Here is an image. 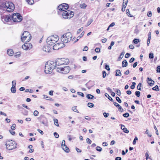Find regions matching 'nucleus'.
Listing matches in <instances>:
<instances>
[{"mask_svg":"<svg viewBox=\"0 0 160 160\" xmlns=\"http://www.w3.org/2000/svg\"><path fill=\"white\" fill-rule=\"evenodd\" d=\"M88 106L90 108H92L94 106V104L93 103L89 102L88 103Z\"/></svg>","mask_w":160,"mask_h":160,"instance_id":"38","label":"nucleus"},{"mask_svg":"<svg viewBox=\"0 0 160 160\" xmlns=\"http://www.w3.org/2000/svg\"><path fill=\"white\" fill-rule=\"evenodd\" d=\"M68 7V5L67 4L63 3L58 6V9L60 11L64 12L67 11Z\"/></svg>","mask_w":160,"mask_h":160,"instance_id":"11","label":"nucleus"},{"mask_svg":"<svg viewBox=\"0 0 160 160\" xmlns=\"http://www.w3.org/2000/svg\"><path fill=\"white\" fill-rule=\"evenodd\" d=\"M147 82L149 85H153L154 84V81L152 80L151 78H147Z\"/></svg>","mask_w":160,"mask_h":160,"instance_id":"16","label":"nucleus"},{"mask_svg":"<svg viewBox=\"0 0 160 160\" xmlns=\"http://www.w3.org/2000/svg\"><path fill=\"white\" fill-rule=\"evenodd\" d=\"M5 145L6 149L9 150H12L17 148V143L12 140L7 141L6 142Z\"/></svg>","mask_w":160,"mask_h":160,"instance_id":"4","label":"nucleus"},{"mask_svg":"<svg viewBox=\"0 0 160 160\" xmlns=\"http://www.w3.org/2000/svg\"><path fill=\"white\" fill-rule=\"evenodd\" d=\"M21 54V52H18L15 53L14 56L16 58L19 57Z\"/></svg>","mask_w":160,"mask_h":160,"instance_id":"25","label":"nucleus"},{"mask_svg":"<svg viewBox=\"0 0 160 160\" xmlns=\"http://www.w3.org/2000/svg\"><path fill=\"white\" fill-rule=\"evenodd\" d=\"M43 98L44 99H46L48 100H51V98H50L48 96L45 95H43Z\"/></svg>","mask_w":160,"mask_h":160,"instance_id":"28","label":"nucleus"},{"mask_svg":"<svg viewBox=\"0 0 160 160\" xmlns=\"http://www.w3.org/2000/svg\"><path fill=\"white\" fill-rule=\"evenodd\" d=\"M11 91L12 93H15L16 92V88L15 87H12L11 88Z\"/></svg>","mask_w":160,"mask_h":160,"instance_id":"27","label":"nucleus"},{"mask_svg":"<svg viewBox=\"0 0 160 160\" xmlns=\"http://www.w3.org/2000/svg\"><path fill=\"white\" fill-rule=\"evenodd\" d=\"M116 93L118 96H120V95H121V92H120V90H119L118 89H116Z\"/></svg>","mask_w":160,"mask_h":160,"instance_id":"42","label":"nucleus"},{"mask_svg":"<svg viewBox=\"0 0 160 160\" xmlns=\"http://www.w3.org/2000/svg\"><path fill=\"white\" fill-rule=\"evenodd\" d=\"M152 13L151 11H149L148 12L147 16L149 17H151L152 16Z\"/></svg>","mask_w":160,"mask_h":160,"instance_id":"49","label":"nucleus"},{"mask_svg":"<svg viewBox=\"0 0 160 160\" xmlns=\"http://www.w3.org/2000/svg\"><path fill=\"white\" fill-rule=\"evenodd\" d=\"M123 117L127 118L129 116V114L128 113H126L124 114H123Z\"/></svg>","mask_w":160,"mask_h":160,"instance_id":"52","label":"nucleus"},{"mask_svg":"<svg viewBox=\"0 0 160 160\" xmlns=\"http://www.w3.org/2000/svg\"><path fill=\"white\" fill-rule=\"evenodd\" d=\"M57 70L58 72L62 73V72H63V67H58L57 68Z\"/></svg>","mask_w":160,"mask_h":160,"instance_id":"20","label":"nucleus"},{"mask_svg":"<svg viewBox=\"0 0 160 160\" xmlns=\"http://www.w3.org/2000/svg\"><path fill=\"white\" fill-rule=\"evenodd\" d=\"M102 77L103 78H104L106 77V75H107V74H106V72L104 71H102Z\"/></svg>","mask_w":160,"mask_h":160,"instance_id":"43","label":"nucleus"},{"mask_svg":"<svg viewBox=\"0 0 160 160\" xmlns=\"http://www.w3.org/2000/svg\"><path fill=\"white\" fill-rule=\"evenodd\" d=\"M70 68L69 66H66L63 67V72L62 73H68L70 71Z\"/></svg>","mask_w":160,"mask_h":160,"instance_id":"15","label":"nucleus"},{"mask_svg":"<svg viewBox=\"0 0 160 160\" xmlns=\"http://www.w3.org/2000/svg\"><path fill=\"white\" fill-rule=\"evenodd\" d=\"M22 48L26 50H29L32 48V44L29 43H25L22 46Z\"/></svg>","mask_w":160,"mask_h":160,"instance_id":"13","label":"nucleus"},{"mask_svg":"<svg viewBox=\"0 0 160 160\" xmlns=\"http://www.w3.org/2000/svg\"><path fill=\"white\" fill-rule=\"evenodd\" d=\"M124 54V52H122L120 55L119 58L120 59V58H122V57L123 56Z\"/></svg>","mask_w":160,"mask_h":160,"instance_id":"51","label":"nucleus"},{"mask_svg":"<svg viewBox=\"0 0 160 160\" xmlns=\"http://www.w3.org/2000/svg\"><path fill=\"white\" fill-rule=\"evenodd\" d=\"M130 56V54L129 53H127L125 55V57L126 58H128Z\"/></svg>","mask_w":160,"mask_h":160,"instance_id":"62","label":"nucleus"},{"mask_svg":"<svg viewBox=\"0 0 160 160\" xmlns=\"http://www.w3.org/2000/svg\"><path fill=\"white\" fill-rule=\"evenodd\" d=\"M145 157H146V159L147 160H148V159H150L151 160H152L151 158H150V157H149V154H148V152H147L146 153H145Z\"/></svg>","mask_w":160,"mask_h":160,"instance_id":"35","label":"nucleus"},{"mask_svg":"<svg viewBox=\"0 0 160 160\" xmlns=\"http://www.w3.org/2000/svg\"><path fill=\"white\" fill-rule=\"evenodd\" d=\"M128 65V62L126 60L123 61L122 62V67H125Z\"/></svg>","mask_w":160,"mask_h":160,"instance_id":"23","label":"nucleus"},{"mask_svg":"<svg viewBox=\"0 0 160 160\" xmlns=\"http://www.w3.org/2000/svg\"><path fill=\"white\" fill-rule=\"evenodd\" d=\"M157 71L158 72H160V66H158L157 67Z\"/></svg>","mask_w":160,"mask_h":160,"instance_id":"64","label":"nucleus"},{"mask_svg":"<svg viewBox=\"0 0 160 160\" xmlns=\"http://www.w3.org/2000/svg\"><path fill=\"white\" fill-rule=\"evenodd\" d=\"M105 95L106 97H107L108 99L111 101H113V100L112 98L110 96L108 93H105Z\"/></svg>","mask_w":160,"mask_h":160,"instance_id":"26","label":"nucleus"},{"mask_svg":"<svg viewBox=\"0 0 160 160\" xmlns=\"http://www.w3.org/2000/svg\"><path fill=\"white\" fill-rule=\"evenodd\" d=\"M116 100L119 103L121 102V100L118 97H117L116 98Z\"/></svg>","mask_w":160,"mask_h":160,"instance_id":"56","label":"nucleus"},{"mask_svg":"<svg viewBox=\"0 0 160 160\" xmlns=\"http://www.w3.org/2000/svg\"><path fill=\"white\" fill-rule=\"evenodd\" d=\"M16 85V82L15 81H13L12 82V87H15Z\"/></svg>","mask_w":160,"mask_h":160,"instance_id":"50","label":"nucleus"},{"mask_svg":"<svg viewBox=\"0 0 160 160\" xmlns=\"http://www.w3.org/2000/svg\"><path fill=\"white\" fill-rule=\"evenodd\" d=\"M120 125L121 127V129L123 130V131L126 133H128L129 132V131L127 129V128H125V126L124 125L122 124H120Z\"/></svg>","mask_w":160,"mask_h":160,"instance_id":"18","label":"nucleus"},{"mask_svg":"<svg viewBox=\"0 0 160 160\" xmlns=\"http://www.w3.org/2000/svg\"><path fill=\"white\" fill-rule=\"evenodd\" d=\"M115 75L116 76H121L122 75L121 71L120 70L117 69L116 70Z\"/></svg>","mask_w":160,"mask_h":160,"instance_id":"22","label":"nucleus"},{"mask_svg":"<svg viewBox=\"0 0 160 160\" xmlns=\"http://www.w3.org/2000/svg\"><path fill=\"white\" fill-rule=\"evenodd\" d=\"M12 19L15 22H19L22 20V17L19 13H16L13 14Z\"/></svg>","mask_w":160,"mask_h":160,"instance_id":"8","label":"nucleus"},{"mask_svg":"<svg viewBox=\"0 0 160 160\" xmlns=\"http://www.w3.org/2000/svg\"><path fill=\"white\" fill-rule=\"evenodd\" d=\"M72 110L73 111H74L75 112H78V110L77 109V107L76 106H75V107H73L72 108Z\"/></svg>","mask_w":160,"mask_h":160,"instance_id":"36","label":"nucleus"},{"mask_svg":"<svg viewBox=\"0 0 160 160\" xmlns=\"http://www.w3.org/2000/svg\"><path fill=\"white\" fill-rule=\"evenodd\" d=\"M86 142H87L89 144H91L92 142L91 140L88 138L86 139Z\"/></svg>","mask_w":160,"mask_h":160,"instance_id":"44","label":"nucleus"},{"mask_svg":"<svg viewBox=\"0 0 160 160\" xmlns=\"http://www.w3.org/2000/svg\"><path fill=\"white\" fill-rule=\"evenodd\" d=\"M126 12L127 15L129 17H132V16L130 14L129 11L128 9H127L126 10Z\"/></svg>","mask_w":160,"mask_h":160,"instance_id":"33","label":"nucleus"},{"mask_svg":"<svg viewBox=\"0 0 160 160\" xmlns=\"http://www.w3.org/2000/svg\"><path fill=\"white\" fill-rule=\"evenodd\" d=\"M65 145V140H62V144H61V147L62 148H63Z\"/></svg>","mask_w":160,"mask_h":160,"instance_id":"47","label":"nucleus"},{"mask_svg":"<svg viewBox=\"0 0 160 160\" xmlns=\"http://www.w3.org/2000/svg\"><path fill=\"white\" fill-rule=\"evenodd\" d=\"M87 97L88 99H91L94 98V96L91 94H88L87 96Z\"/></svg>","mask_w":160,"mask_h":160,"instance_id":"34","label":"nucleus"},{"mask_svg":"<svg viewBox=\"0 0 160 160\" xmlns=\"http://www.w3.org/2000/svg\"><path fill=\"white\" fill-rule=\"evenodd\" d=\"M96 149L98 151H99L100 152H101V151L102 150V148H101L99 146H97L96 147Z\"/></svg>","mask_w":160,"mask_h":160,"instance_id":"45","label":"nucleus"},{"mask_svg":"<svg viewBox=\"0 0 160 160\" xmlns=\"http://www.w3.org/2000/svg\"><path fill=\"white\" fill-rule=\"evenodd\" d=\"M105 68L107 70L109 71L110 70V68H109V66L108 65H105Z\"/></svg>","mask_w":160,"mask_h":160,"instance_id":"57","label":"nucleus"},{"mask_svg":"<svg viewBox=\"0 0 160 160\" xmlns=\"http://www.w3.org/2000/svg\"><path fill=\"white\" fill-rule=\"evenodd\" d=\"M42 50L46 52H49L50 51L51 48L50 47L47 45H45L42 48Z\"/></svg>","mask_w":160,"mask_h":160,"instance_id":"14","label":"nucleus"},{"mask_svg":"<svg viewBox=\"0 0 160 160\" xmlns=\"http://www.w3.org/2000/svg\"><path fill=\"white\" fill-rule=\"evenodd\" d=\"M74 15V12L70 10L65 11L62 13V17L65 19H69L73 17Z\"/></svg>","mask_w":160,"mask_h":160,"instance_id":"7","label":"nucleus"},{"mask_svg":"<svg viewBox=\"0 0 160 160\" xmlns=\"http://www.w3.org/2000/svg\"><path fill=\"white\" fill-rule=\"evenodd\" d=\"M145 133L146 134H147L148 135V136L149 137H151V136H152V135L151 134H150L149 133V131L148 130H147L146 132H145Z\"/></svg>","mask_w":160,"mask_h":160,"instance_id":"53","label":"nucleus"},{"mask_svg":"<svg viewBox=\"0 0 160 160\" xmlns=\"http://www.w3.org/2000/svg\"><path fill=\"white\" fill-rule=\"evenodd\" d=\"M1 19L4 23H7L11 22L12 17L10 15H4L2 16Z\"/></svg>","mask_w":160,"mask_h":160,"instance_id":"10","label":"nucleus"},{"mask_svg":"<svg viewBox=\"0 0 160 160\" xmlns=\"http://www.w3.org/2000/svg\"><path fill=\"white\" fill-rule=\"evenodd\" d=\"M103 115L105 118H107L109 114L108 113H107L106 112H104L103 113Z\"/></svg>","mask_w":160,"mask_h":160,"instance_id":"59","label":"nucleus"},{"mask_svg":"<svg viewBox=\"0 0 160 160\" xmlns=\"http://www.w3.org/2000/svg\"><path fill=\"white\" fill-rule=\"evenodd\" d=\"M133 42L135 43V44H137L139 42H140L139 40V39H134L133 40Z\"/></svg>","mask_w":160,"mask_h":160,"instance_id":"32","label":"nucleus"},{"mask_svg":"<svg viewBox=\"0 0 160 160\" xmlns=\"http://www.w3.org/2000/svg\"><path fill=\"white\" fill-rule=\"evenodd\" d=\"M59 37L57 35H52L49 37L47 39V44L50 45H52L59 40Z\"/></svg>","mask_w":160,"mask_h":160,"instance_id":"3","label":"nucleus"},{"mask_svg":"<svg viewBox=\"0 0 160 160\" xmlns=\"http://www.w3.org/2000/svg\"><path fill=\"white\" fill-rule=\"evenodd\" d=\"M62 149L66 152L68 153L69 152V148L67 147L66 145L63 148H62Z\"/></svg>","mask_w":160,"mask_h":160,"instance_id":"21","label":"nucleus"},{"mask_svg":"<svg viewBox=\"0 0 160 160\" xmlns=\"http://www.w3.org/2000/svg\"><path fill=\"white\" fill-rule=\"evenodd\" d=\"M31 35L29 32L25 31L21 36V40L23 42H28L31 40Z\"/></svg>","mask_w":160,"mask_h":160,"instance_id":"6","label":"nucleus"},{"mask_svg":"<svg viewBox=\"0 0 160 160\" xmlns=\"http://www.w3.org/2000/svg\"><path fill=\"white\" fill-rule=\"evenodd\" d=\"M16 124H13L11 127V128L12 130H14L15 129Z\"/></svg>","mask_w":160,"mask_h":160,"instance_id":"54","label":"nucleus"},{"mask_svg":"<svg viewBox=\"0 0 160 160\" xmlns=\"http://www.w3.org/2000/svg\"><path fill=\"white\" fill-rule=\"evenodd\" d=\"M64 44L63 43H58L54 45L53 47V49L55 50H58L64 47Z\"/></svg>","mask_w":160,"mask_h":160,"instance_id":"12","label":"nucleus"},{"mask_svg":"<svg viewBox=\"0 0 160 160\" xmlns=\"http://www.w3.org/2000/svg\"><path fill=\"white\" fill-rule=\"evenodd\" d=\"M53 121L54 124L57 127H59L58 120L57 119L55 118L54 119Z\"/></svg>","mask_w":160,"mask_h":160,"instance_id":"24","label":"nucleus"},{"mask_svg":"<svg viewBox=\"0 0 160 160\" xmlns=\"http://www.w3.org/2000/svg\"><path fill=\"white\" fill-rule=\"evenodd\" d=\"M74 78V76L72 75H69L68 76V78L69 79H72Z\"/></svg>","mask_w":160,"mask_h":160,"instance_id":"60","label":"nucleus"},{"mask_svg":"<svg viewBox=\"0 0 160 160\" xmlns=\"http://www.w3.org/2000/svg\"><path fill=\"white\" fill-rule=\"evenodd\" d=\"M15 8L14 4L11 2L0 1V9H3L9 12H12Z\"/></svg>","mask_w":160,"mask_h":160,"instance_id":"1","label":"nucleus"},{"mask_svg":"<svg viewBox=\"0 0 160 160\" xmlns=\"http://www.w3.org/2000/svg\"><path fill=\"white\" fill-rule=\"evenodd\" d=\"M113 104L119 110L120 112H122L123 110V109L122 108L121 106L116 102H114Z\"/></svg>","mask_w":160,"mask_h":160,"instance_id":"17","label":"nucleus"},{"mask_svg":"<svg viewBox=\"0 0 160 160\" xmlns=\"http://www.w3.org/2000/svg\"><path fill=\"white\" fill-rule=\"evenodd\" d=\"M54 135L55 137L56 138H58L59 137L58 134L57 132H54Z\"/></svg>","mask_w":160,"mask_h":160,"instance_id":"55","label":"nucleus"},{"mask_svg":"<svg viewBox=\"0 0 160 160\" xmlns=\"http://www.w3.org/2000/svg\"><path fill=\"white\" fill-rule=\"evenodd\" d=\"M69 62V60L68 59L65 58L59 59L55 63H56V66H60L63 65L67 64Z\"/></svg>","mask_w":160,"mask_h":160,"instance_id":"9","label":"nucleus"},{"mask_svg":"<svg viewBox=\"0 0 160 160\" xmlns=\"http://www.w3.org/2000/svg\"><path fill=\"white\" fill-rule=\"evenodd\" d=\"M77 93L78 94L80 95V96H81L82 97H84V94L82 92H77Z\"/></svg>","mask_w":160,"mask_h":160,"instance_id":"58","label":"nucleus"},{"mask_svg":"<svg viewBox=\"0 0 160 160\" xmlns=\"http://www.w3.org/2000/svg\"><path fill=\"white\" fill-rule=\"evenodd\" d=\"M128 2V0H123V4H124L126 5H127Z\"/></svg>","mask_w":160,"mask_h":160,"instance_id":"61","label":"nucleus"},{"mask_svg":"<svg viewBox=\"0 0 160 160\" xmlns=\"http://www.w3.org/2000/svg\"><path fill=\"white\" fill-rule=\"evenodd\" d=\"M108 144L106 142H104L102 143V145L103 146H106L108 145Z\"/></svg>","mask_w":160,"mask_h":160,"instance_id":"63","label":"nucleus"},{"mask_svg":"<svg viewBox=\"0 0 160 160\" xmlns=\"http://www.w3.org/2000/svg\"><path fill=\"white\" fill-rule=\"evenodd\" d=\"M27 2L29 4L32 5L34 3L33 0H26Z\"/></svg>","mask_w":160,"mask_h":160,"instance_id":"31","label":"nucleus"},{"mask_svg":"<svg viewBox=\"0 0 160 160\" xmlns=\"http://www.w3.org/2000/svg\"><path fill=\"white\" fill-rule=\"evenodd\" d=\"M135 93L136 95L138 97H139L140 96V93L139 91H136Z\"/></svg>","mask_w":160,"mask_h":160,"instance_id":"46","label":"nucleus"},{"mask_svg":"<svg viewBox=\"0 0 160 160\" xmlns=\"http://www.w3.org/2000/svg\"><path fill=\"white\" fill-rule=\"evenodd\" d=\"M38 112L37 110H35L33 112V115L35 116H37L38 115Z\"/></svg>","mask_w":160,"mask_h":160,"instance_id":"39","label":"nucleus"},{"mask_svg":"<svg viewBox=\"0 0 160 160\" xmlns=\"http://www.w3.org/2000/svg\"><path fill=\"white\" fill-rule=\"evenodd\" d=\"M149 58L150 59H152L154 58L153 54V53H150L149 54Z\"/></svg>","mask_w":160,"mask_h":160,"instance_id":"41","label":"nucleus"},{"mask_svg":"<svg viewBox=\"0 0 160 160\" xmlns=\"http://www.w3.org/2000/svg\"><path fill=\"white\" fill-rule=\"evenodd\" d=\"M93 21V20L92 19H90L88 22L87 23V26H88L90 25L91 23Z\"/></svg>","mask_w":160,"mask_h":160,"instance_id":"37","label":"nucleus"},{"mask_svg":"<svg viewBox=\"0 0 160 160\" xmlns=\"http://www.w3.org/2000/svg\"><path fill=\"white\" fill-rule=\"evenodd\" d=\"M95 51L96 52H100V49L99 48H97L95 49Z\"/></svg>","mask_w":160,"mask_h":160,"instance_id":"48","label":"nucleus"},{"mask_svg":"<svg viewBox=\"0 0 160 160\" xmlns=\"http://www.w3.org/2000/svg\"><path fill=\"white\" fill-rule=\"evenodd\" d=\"M80 8H85L87 7V5L84 3H83L80 5Z\"/></svg>","mask_w":160,"mask_h":160,"instance_id":"29","label":"nucleus"},{"mask_svg":"<svg viewBox=\"0 0 160 160\" xmlns=\"http://www.w3.org/2000/svg\"><path fill=\"white\" fill-rule=\"evenodd\" d=\"M72 35L70 32H68L64 34L61 38L62 42L64 43H67L71 40Z\"/></svg>","mask_w":160,"mask_h":160,"instance_id":"5","label":"nucleus"},{"mask_svg":"<svg viewBox=\"0 0 160 160\" xmlns=\"http://www.w3.org/2000/svg\"><path fill=\"white\" fill-rule=\"evenodd\" d=\"M7 54L10 56H12L14 53V52L12 49H9L7 51Z\"/></svg>","mask_w":160,"mask_h":160,"instance_id":"19","label":"nucleus"},{"mask_svg":"<svg viewBox=\"0 0 160 160\" xmlns=\"http://www.w3.org/2000/svg\"><path fill=\"white\" fill-rule=\"evenodd\" d=\"M56 63L53 61H48L46 64L44 72L46 73L50 74L56 68Z\"/></svg>","mask_w":160,"mask_h":160,"instance_id":"2","label":"nucleus"},{"mask_svg":"<svg viewBox=\"0 0 160 160\" xmlns=\"http://www.w3.org/2000/svg\"><path fill=\"white\" fill-rule=\"evenodd\" d=\"M152 89L153 90L157 91H159V90L158 87V85H156L155 87L153 88H152Z\"/></svg>","mask_w":160,"mask_h":160,"instance_id":"30","label":"nucleus"},{"mask_svg":"<svg viewBox=\"0 0 160 160\" xmlns=\"http://www.w3.org/2000/svg\"><path fill=\"white\" fill-rule=\"evenodd\" d=\"M141 86H142L141 84V83H139L137 87V89L139 90H141Z\"/></svg>","mask_w":160,"mask_h":160,"instance_id":"40","label":"nucleus"}]
</instances>
